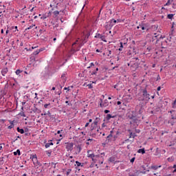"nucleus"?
<instances>
[{"label":"nucleus","mask_w":176,"mask_h":176,"mask_svg":"<svg viewBox=\"0 0 176 176\" xmlns=\"http://www.w3.org/2000/svg\"><path fill=\"white\" fill-rule=\"evenodd\" d=\"M173 173H176V168L173 170Z\"/></svg>","instance_id":"64"},{"label":"nucleus","mask_w":176,"mask_h":176,"mask_svg":"<svg viewBox=\"0 0 176 176\" xmlns=\"http://www.w3.org/2000/svg\"><path fill=\"white\" fill-rule=\"evenodd\" d=\"M43 50H45V48H41L38 50V52L41 53V52H43Z\"/></svg>","instance_id":"44"},{"label":"nucleus","mask_w":176,"mask_h":176,"mask_svg":"<svg viewBox=\"0 0 176 176\" xmlns=\"http://www.w3.org/2000/svg\"><path fill=\"white\" fill-rule=\"evenodd\" d=\"M2 150V144H0V151Z\"/></svg>","instance_id":"60"},{"label":"nucleus","mask_w":176,"mask_h":176,"mask_svg":"<svg viewBox=\"0 0 176 176\" xmlns=\"http://www.w3.org/2000/svg\"><path fill=\"white\" fill-rule=\"evenodd\" d=\"M52 13H53L54 16H55V17H57L58 16V14H60V11L55 10Z\"/></svg>","instance_id":"21"},{"label":"nucleus","mask_w":176,"mask_h":176,"mask_svg":"<svg viewBox=\"0 0 176 176\" xmlns=\"http://www.w3.org/2000/svg\"><path fill=\"white\" fill-rule=\"evenodd\" d=\"M95 38H97L98 39H101L103 42H107V40H105V36L100 34V33H96Z\"/></svg>","instance_id":"7"},{"label":"nucleus","mask_w":176,"mask_h":176,"mask_svg":"<svg viewBox=\"0 0 176 176\" xmlns=\"http://www.w3.org/2000/svg\"><path fill=\"white\" fill-rule=\"evenodd\" d=\"M65 104H67V105H69V101L66 100V101H65Z\"/></svg>","instance_id":"56"},{"label":"nucleus","mask_w":176,"mask_h":176,"mask_svg":"<svg viewBox=\"0 0 176 176\" xmlns=\"http://www.w3.org/2000/svg\"><path fill=\"white\" fill-rule=\"evenodd\" d=\"M104 113H109V110H104Z\"/></svg>","instance_id":"53"},{"label":"nucleus","mask_w":176,"mask_h":176,"mask_svg":"<svg viewBox=\"0 0 176 176\" xmlns=\"http://www.w3.org/2000/svg\"><path fill=\"white\" fill-rule=\"evenodd\" d=\"M96 74H97V72H93L91 73V75H96Z\"/></svg>","instance_id":"57"},{"label":"nucleus","mask_w":176,"mask_h":176,"mask_svg":"<svg viewBox=\"0 0 176 176\" xmlns=\"http://www.w3.org/2000/svg\"><path fill=\"white\" fill-rule=\"evenodd\" d=\"M98 126V121H94L91 126V130L93 131V130H96L97 129V126Z\"/></svg>","instance_id":"10"},{"label":"nucleus","mask_w":176,"mask_h":176,"mask_svg":"<svg viewBox=\"0 0 176 176\" xmlns=\"http://www.w3.org/2000/svg\"><path fill=\"white\" fill-rule=\"evenodd\" d=\"M173 168H175V169L176 168V164L173 165Z\"/></svg>","instance_id":"61"},{"label":"nucleus","mask_w":176,"mask_h":176,"mask_svg":"<svg viewBox=\"0 0 176 176\" xmlns=\"http://www.w3.org/2000/svg\"><path fill=\"white\" fill-rule=\"evenodd\" d=\"M76 170H78V171L80 170V169L78 167H83V164L79 162L78 161H76Z\"/></svg>","instance_id":"11"},{"label":"nucleus","mask_w":176,"mask_h":176,"mask_svg":"<svg viewBox=\"0 0 176 176\" xmlns=\"http://www.w3.org/2000/svg\"><path fill=\"white\" fill-rule=\"evenodd\" d=\"M138 153H142V155H144L145 153V148H140L138 151Z\"/></svg>","instance_id":"19"},{"label":"nucleus","mask_w":176,"mask_h":176,"mask_svg":"<svg viewBox=\"0 0 176 176\" xmlns=\"http://www.w3.org/2000/svg\"><path fill=\"white\" fill-rule=\"evenodd\" d=\"M39 50H36V52H34V54L35 55V56H36L37 54H39Z\"/></svg>","instance_id":"36"},{"label":"nucleus","mask_w":176,"mask_h":176,"mask_svg":"<svg viewBox=\"0 0 176 176\" xmlns=\"http://www.w3.org/2000/svg\"><path fill=\"white\" fill-rule=\"evenodd\" d=\"M19 115H21V116H23V118H25V113L24 112L20 113Z\"/></svg>","instance_id":"34"},{"label":"nucleus","mask_w":176,"mask_h":176,"mask_svg":"<svg viewBox=\"0 0 176 176\" xmlns=\"http://www.w3.org/2000/svg\"><path fill=\"white\" fill-rule=\"evenodd\" d=\"M14 156H20V155H21V153L20 152V151L19 149L16 150V151L14 152Z\"/></svg>","instance_id":"22"},{"label":"nucleus","mask_w":176,"mask_h":176,"mask_svg":"<svg viewBox=\"0 0 176 176\" xmlns=\"http://www.w3.org/2000/svg\"><path fill=\"white\" fill-rule=\"evenodd\" d=\"M133 53H135V54H137V52L135 51V49H133Z\"/></svg>","instance_id":"59"},{"label":"nucleus","mask_w":176,"mask_h":176,"mask_svg":"<svg viewBox=\"0 0 176 176\" xmlns=\"http://www.w3.org/2000/svg\"><path fill=\"white\" fill-rule=\"evenodd\" d=\"M122 58L120 57V56H117V61H119V60H120Z\"/></svg>","instance_id":"48"},{"label":"nucleus","mask_w":176,"mask_h":176,"mask_svg":"<svg viewBox=\"0 0 176 176\" xmlns=\"http://www.w3.org/2000/svg\"><path fill=\"white\" fill-rule=\"evenodd\" d=\"M46 115H48V116H50V118L52 116V113L49 111L46 113Z\"/></svg>","instance_id":"38"},{"label":"nucleus","mask_w":176,"mask_h":176,"mask_svg":"<svg viewBox=\"0 0 176 176\" xmlns=\"http://www.w3.org/2000/svg\"><path fill=\"white\" fill-rule=\"evenodd\" d=\"M161 78H160V75H157V80H160Z\"/></svg>","instance_id":"42"},{"label":"nucleus","mask_w":176,"mask_h":176,"mask_svg":"<svg viewBox=\"0 0 176 176\" xmlns=\"http://www.w3.org/2000/svg\"><path fill=\"white\" fill-rule=\"evenodd\" d=\"M135 133L131 132L130 133V138H135Z\"/></svg>","instance_id":"26"},{"label":"nucleus","mask_w":176,"mask_h":176,"mask_svg":"<svg viewBox=\"0 0 176 176\" xmlns=\"http://www.w3.org/2000/svg\"><path fill=\"white\" fill-rule=\"evenodd\" d=\"M171 2H173V0H168L167 3L164 5V6H170V5H171Z\"/></svg>","instance_id":"25"},{"label":"nucleus","mask_w":176,"mask_h":176,"mask_svg":"<svg viewBox=\"0 0 176 176\" xmlns=\"http://www.w3.org/2000/svg\"><path fill=\"white\" fill-rule=\"evenodd\" d=\"M8 67H5L1 70V74L3 76H5L8 74Z\"/></svg>","instance_id":"14"},{"label":"nucleus","mask_w":176,"mask_h":176,"mask_svg":"<svg viewBox=\"0 0 176 176\" xmlns=\"http://www.w3.org/2000/svg\"><path fill=\"white\" fill-rule=\"evenodd\" d=\"M50 145H53V142L47 143L45 144V148H50Z\"/></svg>","instance_id":"27"},{"label":"nucleus","mask_w":176,"mask_h":176,"mask_svg":"<svg viewBox=\"0 0 176 176\" xmlns=\"http://www.w3.org/2000/svg\"><path fill=\"white\" fill-rule=\"evenodd\" d=\"M120 22V20L118 19L117 21L115 19H112L111 21H110V25H109V27L111 28H112V27H113V25H115V24H116V23H119Z\"/></svg>","instance_id":"9"},{"label":"nucleus","mask_w":176,"mask_h":176,"mask_svg":"<svg viewBox=\"0 0 176 176\" xmlns=\"http://www.w3.org/2000/svg\"><path fill=\"white\" fill-rule=\"evenodd\" d=\"M87 157H89V159H90V155H91L92 156H94L95 155L93 153V151H91V150H88L87 151Z\"/></svg>","instance_id":"16"},{"label":"nucleus","mask_w":176,"mask_h":176,"mask_svg":"<svg viewBox=\"0 0 176 176\" xmlns=\"http://www.w3.org/2000/svg\"><path fill=\"white\" fill-rule=\"evenodd\" d=\"M173 17H174V14H169L167 15V19H168L169 20H173Z\"/></svg>","instance_id":"24"},{"label":"nucleus","mask_w":176,"mask_h":176,"mask_svg":"<svg viewBox=\"0 0 176 176\" xmlns=\"http://www.w3.org/2000/svg\"><path fill=\"white\" fill-rule=\"evenodd\" d=\"M61 131H63V130L58 131H57V134H60V133H61Z\"/></svg>","instance_id":"58"},{"label":"nucleus","mask_w":176,"mask_h":176,"mask_svg":"<svg viewBox=\"0 0 176 176\" xmlns=\"http://www.w3.org/2000/svg\"><path fill=\"white\" fill-rule=\"evenodd\" d=\"M175 104H176V99H175V100L173 102V105H175Z\"/></svg>","instance_id":"63"},{"label":"nucleus","mask_w":176,"mask_h":176,"mask_svg":"<svg viewBox=\"0 0 176 176\" xmlns=\"http://www.w3.org/2000/svg\"><path fill=\"white\" fill-rule=\"evenodd\" d=\"M15 74H16V75H20V74H21V70L17 69V70L15 72Z\"/></svg>","instance_id":"31"},{"label":"nucleus","mask_w":176,"mask_h":176,"mask_svg":"<svg viewBox=\"0 0 176 176\" xmlns=\"http://www.w3.org/2000/svg\"><path fill=\"white\" fill-rule=\"evenodd\" d=\"M89 157L91 159L93 163H98V164H102L104 163V157L100 155H89Z\"/></svg>","instance_id":"1"},{"label":"nucleus","mask_w":176,"mask_h":176,"mask_svg":"<svg viewBox=\"0 0 176 176\" xmlns=\"http://www.w3.org/2000/svg\"><path fill=\"white\" fill-rule=\"evenodd\" d=\"M164 37L163 36L160 35V38L157 39V41H159L160 39H164Z\"/></svg>","instance_id":"41"},{"label":"nucleus","mask_w":176,"mask_h":176,"mask_svg":"<svg viewBox=\"0 0 176 176\" xmlns=\"http://www.w3.org/2000/svg\"><path fill=\"white\" fill-rule=\"evenodd\" d=\"M89 36H90V34L88 33L82 36L81 39L79 38V42H83L84 44L86 43V42H87V39H89Z\"/></svg>","instance_id":"6"},{"label":"nucleus","mask_w":176,"mask_h":176,"mask_svg":"<svg viewBox=\"0 0 176 176\" xmlns=\"http://www.w3.org/2000/svg\"><path fill=\"white\" fill-rule=\"evenodd\" d=\"M34 27H35V25L32 24V25L26 28L25 31H27V30H31L32 28H34Z\"/></svg>","instance_id":"29"},{"label":"nucleus","mask_w":176,"mask_h":176,"mask_svg":"<svg viewBox=\"0 0 176 176\" xmlns=\"http://www.w3.org/2000/svg\"><path fill=\"white\" fill-rule=\"evenodd\" d=\"M61 79H63V82H66V80H67V74H62Z\"/></svg>","instance_id":"20"},{"label":"nucleus","mask_w":176,"mask_h":176,"mask_svg":"<svg viewBox=\"0 0 176 176\" xmlns=\"http://www.w3.org/2000/svg\"><path fill=\"white\" fill-rule=\"evenodd\" d=\"M102 52V51L101 50H96V53H101Z\"/></svg>","instance_id":"51"},{"label":"nucleus","mask_w":176,"mask_h":176,"mask_svg":"<svg viewBox=\"0 0 176 176\" xmlns=\"http://www.w3.org/2000/svg\"><path fill=\"white\" fill-rule=\"evenodd\" d=\"M157 91H160V90H162V87H158L157 88Z\"/></svg>","instance_id":"46"},{"label":"nucleus","mask_w":176,"mask_h":176,"mask_svg":"<svg viewBox=\"0 0 176 176\" xmlns=\"http://www.w3.org/2000/svg\"><path fill=\"white\" fill-rule=\"evenodd\" d=\"M135 160V157H133L131 160V163H134V161Z\"/></svg>","instance_id":"40"},{"label":"nucleus","mask_w":176,"mask_h":176,"mask_svg":"<svg viewBox=\"0 0 176 176\" xmlns=\"http://www.w3.org/2000/svg\"><path fill=\"white\" fill-rule=\"evenodd\" d=\"M65 148L67 151H72L74 148V143H66Z\"/></svg>","instance_id":"8"},{"label":"nucleus","mask_w":176,"mask_h":176,"mask_svg":"<svg viewBox=\"0 0 176 176\" xmlns=\"http://www.w3.org/2000/svg\"><path fill=\"white\" fill-rule=\"evenodd\" d=\"M47 155L49 157H50V156H52V153L51 152H49V151H47Z\"/></svg>","instance_id":"37"},{"label":"nucleus","mask_w":176,"mask_h":176,"mask_svg":"<svg viewBox=\"0 0 176 176\" xmlns=\"http://www.w3.org/2000/svg\"><path fill=\"white\" fill-rule=\"evenodd\" d=\"M56 8H57V6H56ZM53 10H55V7H52L51 10L50 11V13H52V12H53Z\"/></svg>","instance_id":"39"},{"label":"nucleus","mask_w":176,"mask_h":176,"mask_svg":"<svg viewBox=\"0 0 176 176\" xmlns=\"http://www.w3.org/2000/svg\"><path fill=\"white\" fill-rule=\"evenodd\" d=\"M83 45V41L80 42L79 38H78V40H76V42L74 43L72 45V52H73V53H76V52H79L80 50V47H82Z\"/></svg>","instance_id":"2"},{"label":"nucleus","mask_w":176,"mask_h":176,"mask_svg":"<svg viewBox=\"0 0 176 176\" xmlns=\"http://www.w3.org/2000/svg\"><path fill=\"white\" fill-rule=\"evenodd\" d=\"M14 121H10V126H8V129H9V130H11V129H13L14 127Z\"/></svg>","instance_id":"15"},{"label":"nucleus","mask_w":176,"mask_h":176,"mask_svg":"<svg viewBox=\"0 0 176 176\" xmlns=\"http://www.w3.org/2000/svg\"><path fill=\"white\" fill-rule=\"evenodd\" d=\"M140 28H141L142 30V31H144V30H146V31H148V28H146L144 25V24H140V25H138V26H137V29L138 30H140Z\"/></svg>","instance_id":"12"},{"label":"nucleus","mask_w":176,"mask_h":176,"mask_svg":"<svg viewBox=\"0 0 176 176\" xmlns=\"http://www.w3.org/2000/svg\"><path fill=\"white\" fill-rule=\"evenodd\" d=\"M151 100V95L148 94L146 89H142V95L138 98L139 101H146L148 102Z\"/></svg>","instance_id":"3"},{"label":"nucleus","mask_w":176,"mask_h":176,"mask_svg":"<svg viewBox=\"0 0 176 176\" xmlns=\"http://www.w3.org/2000/svg\"><path fill=\"white\" fill-rule=\"evenodd\" d=\"M30 159H32L34 166H39V162H38V157H36V154L32 155L30 156Z\"/></svg>","instance_id":"5"},{"label":"nucleus","mask_w":176,"mask_h":176,"mask_svg":"<svg viewBox=\"0 0 176 176\" xmlns=\"http://www.w3.org/2000/svg\"><path fill=\"white\" fill-rule=\"evenodd\" d=\"M120 104H122V102H120V101L117 102V105H120Z\"/></svg>","instance_id":"55"},{"label":"nucleus","mask_w":176,"mask_h":176,"mask_svg":"<svg viewBox=\"0 0 176 176\" xmlns=\"http://www.w3.org/2000/svg\"><path fill=\"white\" fill-rule=\"evenodd\" d=\"M64 90H67V91H69L70 89L69 87H65Z\"/></svg>","instance_id":"45"},{"label":"nucleus","mask_w":176,"mask_h":176,"mask_svg":"<svg viewBox=\"0 0 176 176\" xmlns=\"http://www.w3.org/2000/svg\"><path fill=\"white\" fill-rule=\"evenodd\" d=\"M34 98H36V100H38V94L37 93H35Z\"/></svg>","instance_id":"47"},{"label":"nucleus","mask_w":176,"mask_h":176,"mask_svg":"<svg viewBox=\"0 0 176 176\" xmlns=\"http://www.w3.org/2000/svg\"><path fill=\"white\" fill-rule=\"evenodd\" d=\"M119 50L120 52H122L123 50V43H120Z\"/></svg>","instance_id":"28"},{"label":"nucleus","mask_w":176,"mask_h":176,"mask_svg":"<svg viewBox=\"0 0 176 176\" xmlns=\"http://www.w3.org/2000/svg\"><path fill=\"white\" fill-rule=\"evenodd\" d=\"M1 34H3V29H1Z\"/></svg>","instance_id":"62"},{"label":"nucleus","mask_w":176,"mask_h":176,"mask_svg":"<svg viewBox=\"0 0 176 176\" xmlns=\"http://www.w3.org/2000/svg\"><path fill=\"white\" fill-rule=\"evenodd\" d=\"M112 133H113V131H110V134L107 136V138H111L112 137Z\"/></svg>","instance_id":"33"},{"label":"nucleus","mask_w":176,"mask_h":176,"mask_svg":"<svg viewBox=\"0 0 176 176\" xmlns=\"http://www.w3.org/2000/svg\"><path fill=\"white\" fill-rule=\"evenodd\" d=\"M109 162L110 163H115V157H111L109 158Z\"/></svg>","instance_id":"23"},{"label":"nucleus","mask_w":176,"mask_h":176,"mask_svg":"<svg viewBox=\"0 0 176 176\" xmlns=\"http://www.w3.org/2000/svg\"><path fill=\"white\" fill-rule=\"evenodd\" d=\"M101 102L100 104V108H108V107H111V102L108 101V100H100Z\"/></svg>","instance_id":"4"},{"label":"nucleus","mask_w":176,"mask_h":176,"mask_svg":"<svg viewBox=\"0 0 176 176\" xmlns=\"http://www.w3.org/2000/svg\"><path fill=\"white\" fill-rule=\"evenodd\" d=\"M71 171H72V169H67L66 172V175H69V174H71Z\"/></svg>","instance_id":"30"},{"label":"nucleus","mask_w":176,"mask_h":176,"mask_svg":"<svg viewBox=\"0 0 176 176\" xmlns=\"http://www.w3.org/2000/svg\"><path fill=\"white\" fill-rule=\"evenodd\" d=\"M111 54H112V51L108 50L107 56L109 57V56H111Z\"/></svg>","instance_id":"35"},{"label":"nucleus","mask_w":176,"mask_h":176,"mask_svg":"<svg viewBox=\"0 0 176 176\" xmlns=\"http://www.w3.org/2000/svg\"><path fill=\"white\" fill-rule=\"evenodd\" d=\"M16 131H18V133H20L21 134H24L25 133L24 129H20V127H17Z\"/></svg>","instance_id":"18"},{"label":"nucleus","mask_w":176,"mask_h":176,"mask_svg":"<svg viewBox=\"0 0 176 176\" xmlns=\"http://www.w3.org/2000/svg\"><path fill=\"white\" fill-rule=\"evenodd\" d=\"M89 167H90L91 168H93V167H94V164H91V165L89 166Z\"/></svg>","instance_id":"49"},{"label":"nucleus","mask_w":176,"mask_h":176,"mask_svg":"<svg viewBox=\"0 0 176 176\" xmlns=\"http://www.w3.org/2000/svg\"><path fill=\"white\" fill-rule=\"evenodd\" d=\"M116 118V116H112L111 114H107L106 116L107 120H111V119H115Z\"/></svg>","instance_id":"13"},{"label":"nucleus","mask_w":176,"mask_h":176,"mask_svg":"<svg viewBox=\"0 0 176 176\" xmlns=\"http://www.w3.org/2000/svg\"><path fill=\"white\" fill-rule=\"evenodd\" d=\"M49 105H50V103H49V104H44V107H45V108H47V107H49Z\"/></svg>","instance_id":"43"},{"label":"nucleus","mask_w":176,"mask_h":176,"mask_svg":"<svg viewBox=\"0 0 176 176\" xmlns=\"http://www.w3.org/2000/svg\"><path fill=\"white\" fill-rule=\"evenodd\" d=\"M89 122H87V123L85 124V127H88V126H89Z\"/></svg>","instance_id":"54"},{"label":"nucleus","mask_w":176,"mask_h":176,"mask_svg":"<svg viewBox=\"0 0 176 176\" xmlns=\"http://www.w3.org/2000/svg\"><path fill=\"white\" fill-rule=\"evenodd\" d=\"M160 167H162V165H160V166L153 165L151 166V168H152V170H157V168H160Z\"/></svg>","instance_id":"17"},{"label":"nucleus","mask_w":176,"mask_h":176,"mask_svg":"<svg viewBox=\"0 0 176 176\" xmlns=\"http://www.w3.org/2000/svg\"><path fill=\"white\" fill-rule=\"evenodd\" d=\"M168 123H170L171 126H174V122H172L170 120L168 121Z\"/></svg>","instance_id":"52"},{"label":"nucleus","mask_w":176,"mask_h":176,"mask_svg":"<svg viewBox=\"0 0 176 176\" xmlns=\"http://www.w3.org/2000/svg\"><path fill=\"white\" fill-rule=\"evenodd\" d=\"M87 86L89 89H93V84L92 83L88 84V85H87Z\"/></svg>","instance_id":"32"},{"label":"nucleus","mask_w":176,"mask_h":176,"mask_svg":"<svg viewBox=\"0 0 176 176\" xmlns=\"http://www.w3.org/2000/svg\"><path fill=\"white\" fill-rule=\"evenodd\" d=\"M154 36H155V38H157V36H159V34L157 35V33H155V34H154Z\"/></svg>","instance_id":"50"}]
</instances>
